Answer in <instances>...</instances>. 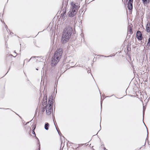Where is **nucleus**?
Instances as JSON below:
<instances>
[{"instance_id":"obj_4","label":"nucleus","mask_w":150,"mask_h":150,"mask_svg":"<svg viewBox=\"0 0 150 150\" xmlns=\"http://www.w3.org/2000/svg\"><path fill=\"white\" fill-rule=\"evenodd\" d=\"M71 6L70 7V9L73 10H74L76 12L80 8L79 4L78 3H75L73 2H72L71 3Z\"/></svg>"},{"instance_id":"obj_16","label":"nucleus","mask_w":150,"mask_h":150,"mask_svg":"<svg viewBox=\"0 0 150 150\" xmlns=\"http://www.w3.org/2000/svg\"><path fill=\"white\" fill-rule=\"evenodd\" d=\"M34 127V126H33V128H34V129L33 130V131L32 132V133L33 134H35V132H34V129H35V127Z\"/></svg>"},{"instance_id":"obj_10","label":"nucleus","mask_w":150,"mask_h":150,"mask_svg":"<svg viewBox=\"0 0 150 150\" xmlns=\"http://www.w3.org/2000/svg\"><path fill=\"white\" fill-rule=\"evenodd\" d=\"M143 3L144 4H147L150 2V0H142Z\"/></svg>"},{"instance_id":"obj_18","label":"nucleus","mask_w":150,"mask_h":150,"mask_svg":"<svg viewBox=\"0 0 150 150\" xmlns=\"http://www.w3.org/2000/svg\"><path fill=\"white\" fill-rule=\"evenodd\" d=\"M71 57L70 56H68L67 57V59H70L71 58Z\"/></svg>"},{"instance_id":"obj_11","label":"nucleus","mask_w":150,"mask_h":150,"mask_svg":"<svg viewBox=\"0 0 150 150\" xmlns=\"http://www.w3.org/2000/svg\"><path fill=\"white\" fill-rule=\"evenodd\" d=\"M52 111V110L46 109V110L47 114L48 115H50L51 114V113Z\"/></svg>"},{"instance_id":"obj_20","label":"nucleus","mask_w":150,"mask_h":150,"mask_svg":"<svg viewBox=\"0 0 150 150\" xmlns=\"http://www.w3.org/2000/svg\"><path fill=\"white\" fill-rule=\"evenodd\" d=\"M147 132H148V130H147Z\"/></svg>"},{"instance_id":"obj_6","label":"nucleus","mask_w":150,"mask_h":150,"mask_svg":"<svg viewBox=\"0 0 150 150\" xmlns=\"http://www.w3.org/2000/svg\"><path fill=\"white\" fill-rule=\"evenodd\" d=\"M137 37L138 40H142V35L140 31H137Z\"/></svg>"},{"instance_id":"obj_13","label":"nucleus","mask_w":150,"mask_h":150,"mask_svg":"<svg viewBox=\"0 0 150 150\" xmlns=\"http://www.w3.org/2000/svg\"><path fill=\"white\" fill-rule=\"evenodd\" d=\"M128 33H131L132 32V29H131V28H128Z\"/></svg>"},{"instance_id":"obj_7","label":"nucleus","mask_w":150,"mask_h":150,"mask_svg":"<svg viewBox=\"0 0 150 150\" xmlns=\"http://www.w3.org/2000/svg\"><path fill=\"white\" fill-rule=\"evenodd\" d=\"M146 30L147 32H150V23H147L146 25Z\"/></svg>"},{"instance_id":"obj_1","label":"nucleus","mask_w":150,"mask_h":150,"mask_svg":"<svg viewBox=\"0 0 150 150\" xmlns=\"http://www.w3.org/2000/svg\"><path fill=\"white\" fill-rule=\"evenodd\" d=\"M72 32V29L70 27H67L64 29L61 40L62 43H65L70 38Z\"/></svg>"},{"instance_id":"obj_3","label":"nucleus","mask_w":150,"mask_h":150,"mask_svg":"<svg viewBox=\"0 0 150 150\" xmlns=\"http://www.w3.org/2000/svg\"><path fill=\"white\" fill-rule=\"evenodd\" d=\"M53 97L51 96L49 98L48 101L47 105L45 107L46 108V109L52 110V107L53 104Z\"/></svg>"},{"instance_id":"obj_8","label":"nucleus","mask_w":150,"mask_h":150,"mask_svg":"<svg viewBox=\"0 0 150 150\" xmlns=\"http://www.w3.org/2000/svg\"><path fill=\"white\" fill-rule=\"evenodd\" d=\"M49 123L47 122L46 123L44 126V127L45 129L47 130H48L49 129Z\"/></svg>"},{"instance_id":"obj_5","label":"nucleus","mask_w":150,"mask_h":150,"mask_svg":"<svg viewBox=\"0 0 150 150\" xmlns=\"http://www.w3.org/2000/svg\"><path fill=\"white\" fill-rule=\"evenodd\" d=\"M77 13V12H76L74 10H73L70 9V11L68 12V16L69 17H73Z\"/></svg>"},{"instance_id":"obj_9","label":"nucleus","mask_w":150,"mask_h":150,"mask_svg":"<svg viewBox=\"0 0 150 150\" xmlns=\"http://www.w3.org/2000/svg\"><path fill=\"white\" fill-rule=\"evenodd\" d=\"M132 4L128 3V8L129 10H132Z\"/></svg>"},{"instance_id":"obj_14","label":"nucleus","mask_w":150,"mask_h":150,"mask_svg":"<svg viewBox=\"0 0 150 150\" xmlns=\"http://www.w3.org/2000/svg\"><path fill=\"white\" fill-rule=\"evenodd\" d=\"M147 45L149 46H150V38H149L148 40V42Z\"/></svg>"},{"instance_id":"obj_19","label":"nucleus","mask_w":150,"mask_h":150,"mask_svg":"<svg viewBox=\"0 0 150 150\" xmlns=\"http://www.w3.org/2000/svg\"><path fill=\"white\" fill-rule=\"evenodd\" d=\"M36 69L38 70V69Z\"/></svg>"},{"instance_id":"obj_17","label":"nucleus","mask_w":150,"mask_h":150,"mask_svg":"<svg viewBox=\"0 0 150 150\" xmlns=\"http://www.w3.org/2000/svg\"><path fill=\"white\" fill-rule=\"evenodd\" d=\"M36 58V57H31V58L29 60H30L31 59H35Z\"/></svg>"},{"instance_id":"obj_15","label":"nucleus","mask_w":150,"mask_h":150,"mask_svg":"<svg viewBox=\"0 0 150 150\" xmlns=\"http://www.w3.org/2000/svg\"><path fill=\"white\" fill-rule=\"evenodd\" d=\"M133 2V0H129L128 2V3H132V4Z\"/></svg>"},{"instance_id":"obj_2","label":"nucleus","mask_w":150,"mask_h":150,"mask_svg":"<svg viewBox=\"0 0 150 150\" xmlns=\"http://www.w3.org/2000/svg\"><path fill=\"white\" fill-rule=\"evenodd\" d=\"M63 53L62 49L59 48L55 52L54 56L52 57L51 61V64L52 66L56 64L59 62Z\"/></svg>"},{"instance_id":"obj_12","label":"nucleus","mask_w":150,"mask_h":150,"mask_svg":"<svg viewBox=\"0 0 150 150\" xmlns=\"http://www.w3.org/2000/svg\"><path fill=\"white\" fill-rule=\"evenodd\" d=\"M47 98L46 97H44L43 98V100L42 102V105H43V104H45V102H46L47 103Z\"/></svg>"}]
</instances>
